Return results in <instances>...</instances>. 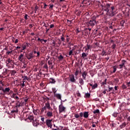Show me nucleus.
<instances>
[{"instance_id": "obj_1", "label": "nucleus", "mask_w": 130, "mask_h": 130, "mask_svg": "<svg viewBox=\"0 0 130 130\" xmlns=\"http://www.w3.org/2000/svg\"><path fill=\"white\" fill-rule=\"evenodd\" d=\"M109 14L111 17H113L114 15L116 14V9L114 7H111V9H110V11H109Z\"/></svg>"}, {"instance_id": "obj_2", "label": "nucleus", "mask_w": 130, "mask_h": 130, "mask_svg": "<svg viewBox=\"0 0 130 130\" xmlns=\"http://www.w3.org/2000/svg\"><path fill=\"white\" fill-rule=\"evenodd\" d=\"M59 111L60 113L61 112H66V107L62 105V104L61 102V104L59 106Z\"/></svg>"}, {"instance_id": "obj_3", "label": "nucleus", "mask_w": 130, "mask_h": 130, "mask_svg": "<svg viewBox=\"0 0 130 130\" xmlns=\"http://www.w3.org/2000/svg\"><path fill=\"white\" fill-rule=\"evenodd\" d=\"M52 119H47L46 121V124L48 126V127H50V128H51L52 127Z\"/></svg>"}, {"instance_id": "obj_4", "label": "nucleus", "mask_w": 130, "mask_h": 130, "mask_svg": "<svg viewBox=\"0 0 130 130\" xmlns=\"http://www.w3.org/2000/svg\"><path fill=\"white\" fill-rule=\"evenodd\" d=\"M95 24H96V20L91 19L89 21V25L93 27V26H95Z\"/></svg>"}, {"instance_id": "obj_5", "label": "nucleus", "mask_w": 130, "mask_h": 130, "mask_svg": "<svg viewBox=\"0 0 130 130\" xmlns=\"http://www.w3.org/2000/svg\"><path fill=\"white\" fill-rule=\"evenodd\" d=\"M18 60H19V61L24 63V62L25 61L24 60V54H21L18 58Z\"/></svg>"}, {"instance_id": "obj_6", "label": "nucleus", "mask_w": 130, "mask_h": 130, "mask_svg": "<svg viewBox=\"0 0 130 130\" xmlns=\"http://www.w3.org/2000/svg\"><path fill=\"white\" fill-rule=\"evenodd\" d=\"M26 57L27 58V59H29L30 60L32 59V58H33V57H34V55H33L32 52H30V53L27 54L26 55Z\"/></svg>"}, {"instance_id": "obj_7", "label": "nucleus", "mask_w": 130, "mask_h": 130, "mask_svg": "<svg viewBox=\"0 0 130 130\" xmlns=\"http://www.w3.org/2000/svg\"><path fill=\"white\" fill-rule=\"evenodd\" d=\"M121 63L119 65V69H122V68H125V63L126 62V61L124 60H122L121 61Z\"/></svg>"}, {"instance_id": "obj_8", "label": "nucleus", "mask_w": 130, "mask_h": 130, "mask_svg": "<svg viewBox=\"0 0 130 130\" xmlns=\"http://www.w3.org/2000/svg\"><path fill=\"white\" fill-rule=\"evenodd\" d=\"M104 11H105L106 12L109 13V11L110 10V5L109 4H107L105 7V8H104Z\"/></svg>"}, {"instance_id": "obj_9", "label": "nucleus", "mask_w": 130, "mask_h": 130, "mask_svg": "<svg viewBox=\"0 0 130 130\" xmlns=\"http://www.w3.org/2000/svg\"><path fill=\"white\" fill-rule=\"evenodd\" d=\"M87 75L88 73H87L86 71H84L82 73V77L83 78V80H86V78H87Z\"/></svg>"}, {"instance_id": "obj_10", "label": "nucleus", "mask_w": 130, "mask_h": 130, "mask_svg": "<svg viewBox=\"0 0 130 130\" xmlns=\"http://www.w3.org/2000/svg\"><path fill=\"white\" fill-rule=\"evenodd\" d=\"M23 105H24V104L20 102V101H17L16 102V107H20L21 106H23Z\"/></svg>"}, {"instance_id": "obj_11", "label": "nucleus", "mask_w": 130, "mask_h": 130, "mask_svg": "<svg viewBox=\"0 0 130 130\" xmlns=\"http://www.w3.org/2000/svg\"><path fill=\"white\" fill-rule=\"evenodd\" d=\"M45 107L47 109H50V108H51L50 104L48 102L45 103Z\"/></svg>"}, {"instance_id": "obj_12", "label": "nucleus", "mask_w": 130, "mask_h": 130, "mask_svg": "<svg viewBox=\"0 0 130 130\" xmlns=\"http://www.w3.org/2000/svg\"><path fill=\"white\" fill-rule=\"evenodd\" d=\"M55 97H56V98H57V99H59L60 100H61V94H59V93H56L54 94Z\"/></svg>"}, {"instance_id": "obj_13", "label": "nucleus", "mask_w": 130, "mask_h": 130, "mask_svg": "<svg viewBox=\"0 0 130 130\" xmlns=\"http://www.w3.org/2000/svg\"><path fill=\"white\" fill-rule=\"evenodd\" d=\"M47 116L48 117H52V116H53V114L52 113V112L48 111L47 113Z\"/></svg>"}, {"instance_id": "obj_14", "label": "nucleus", "mask_w": 130, "mask_h": 130, "mask_svg": "<svg viewBox=\"0 0 130 130\" xmlns=\"http://www.w3.org/2000/svg\"><path fill=\"white\" fill-rule=\"evenodd\" d=\"M70 81L72 83H74V82H76V79H75V76L74 75H72L70 77Z\"/></svg>"}, {"instance_id": "obj_15", "label": "nucleus", "mask_w": 130, "mask_h": 130, "mask_svg": "<svg viewBox=\"0 0 130 130\" xmlns=\"http://www.w3.org/2000/svg\"><path fill=\"white\" fill-rule=\"evenodd\" d=\"M83 117L84 118H88L89 117V112H85L83 114Z\"/></svg>"}, {"instance_id": "obj_16", "label": "nucleus", "mask_w": 130, "mask_h": 130, "mask_svg": "<svg viewBox=\"0 0 130 130\" xmlns=\"http://www.w3.org/2000/svg\"><path fill=\"white\" fill-rule=\"evenodd\" d=\"M126 125V123L125 122H123L120 126L119 127L120 128H124Z\"/></svg>"}, {"instance_id": "obj_17", "label": "nucleus", "mask_w": 130, "mask_h": 130, "mask_svg": "<svg viewBox=\"0 0 130 130\" xmlns=\"http://www.w3.org/2000/svg\"><path fill=\"white\" fill-rule=\"evenodd\" d=\"M49 82L51 84H55V80L52 78H50Z\"/></svg>"}, {"instance_id": "obj_18", "label": "nucleus", "mask_w": 130, "mask_h": 130, "mask_svg": "<svg viewBox=\"0 0 130 130\" xmlns=\"http://www.w3.org/2000/svg\"><path fill=\"white\" fill-rule=\"evenodd\" d=\"M81 57H82L83 59H87V54H86V53H82Z\"/></svg>"}, {"instance_id": "obj_19", "label": "nucleus", "mask_w": 130, "mask_h": 130, "mask_svg": "<svg viewBox=\"0 0 130 130\" xmlns=\"http://www.w3.org/2000/svg\"><path fill=\"white\" fill-rule=\"evenodd\" d=\"M79 84H80V85H84V80L82 78H80L79 79Z\"/></svg>"}, {"instance_id": "obj_20", "label": "nucleus", "mask_w": 130, "mask_h": 130, "mask_svg": "<svg viewBox=\"0 0 130 130\" xmlns=\"http://www.w3.org/2000/svg\"><path fill=\"white\" fill-rule=\"evenodd\" d=\"M28 119H29V120H30V121H32L34 119V116H33V115H29L28 117Z\"/></svg>"}, {"instance_id": "obj_21", "label": "nucleus", "mask_w": 130, "mask_h": 130, "mask_svg": "<svg viewBox=\"0 0 130 130\" xmlns=\"http://www.w3.org/2000/svg\"><path fill=\"white\" fill-rule=\"evenodd\" d=\"M91 94L89 93H86L85 94V98H90Z\"/></svg>"}, {"instance_id": "obj_22", "label": "nucleus", "mask_w": 130, "mask_h": 130, "mask_svg": "<svg viewBox=\"0 0 130 130\" xmlns=\"http://www.w3.org/2000/svg\"><path fill=\"white\" fill-rule=\"evenodd\" d=\"M32 123H33V125H34V126H37L38 124H39L38 122H37L36 121H34Z\"/></svg>"}, {"instance_id": "obj_23", "label": "nucleus", "mask_w": 130, "mask_h": 130, "mask_svg": "<svg viewBox=\"0 0 130 130\" xmlns=\"http://www.w3.org/2000/svg\"><path fill=\"white\" fill-rule=\"evenodd\" d=\"M13 61V60L12 59H10V58H8L7 60H6V63H7V64H9V63H11V62Z\"/></svg>"}, {"instance_id": "obj_24", "label": "nucleus", "mask_w": 130, "mask_h": 130, "mask_svg": "<svg viewBox=\"0 0 130 130\" xmlns=\"http://www.w3.org/2000/svg\"><path fill=\"white\" fill-rule=\"evenodd\" d=\"M97 87H98V85L97 84V83H95L93 85H92L91 89H96Z\"/></svg>"}, {"instance_id": "obj_25", "label": "nucleus", "mask_w": 130, "mask_h": 130, "mask_svg": "<svg viewBox=\"0 0 130 130\" xmlns=\"http://www.w3.org/2000/svg\"><path fill=\"white\" fill-rule=\"evenodd\" d=\"M10 89L9 87L6 88L5 89H3V92H10Z\"/></svg>"}, {"instance_id": "obj_26", "label": "nucleus", "mask_w": 130, "mask_h": 130, "mask_svg": "<svg viewBox=\"0 0 130 130\" xmlns=\"http://www.w3.org/2000/svg\"><path fill=\"white\" fill-rule=\"evenodd\" d=\"M22 82V84H21V86L22 88H24V87H25V83H26V81L23 80Z\"/></svg>"}, {"instance_id": "obj_27", "label": "nucleus", "mask_w": 130, "mask_h": 130, "mask_svg": "<svg viewBox=\"0 0 130 130\" xmlns=\"http://www.w3.org/2000/svg\"><path fill=\"white\" fill-rule=\"evenodd\" d=\"M87 48H86L85 50V51H87V50H89V49H91V46L87 44Z\"/></svg>"}, {"instance_id": "obj_28", "label": "nucleus", "mask_w": 130, "mask_h": 130, "mask_svg": "<svg viewBox=\"0 0 130 130\" xmlns=\"http://www.w3.org/2000/svg\"><path fill=\"white\" fill-rule=\"evenodd\" d=\"M100 111L99 110V109H96L93 111L94 114H96V113H100Z\"/></svg>"}, {"instance_id": "obj_29", "label": "nucleus", "mask_w": 130, "mask_h": 130, "mask_svg": "<svg viewBox=\"0 0 130 130\" xmlns=\"http://www.w3.org/2000/svg\"><path fill=\"white\" fill-rule=\"evenodd\" d=\"M38 41H40V42H41V43H42V44H44V40L43 39H40V38H38Z\"/></svg>"}, {"instance_id": "obj_30", "label": "nucleus", "mask_w": 130, "mask_h": 130, "mask_svg": "<svg viewBox=\"0 0 130 130\" xmlns=\"http://www.w3.org/2000/svg\"><path fill=\"white\" fill-rule=\"evenodd\" d=\"M23 78V81H26V80H29V78L27 77V76H24V77H22Z\"/></svg>"}, {"instance_id": "obj_31", "label": "nucleus", "mask_w": 130, "mask_h": 130, "mask_svg": "<svg viewBox=\"0 0 130 130\" xmlns=\"http://www.w3.org/2000/svg\"><path fill=\"white\" fill-rule=\"evenodd\" d=\"M28 100H29V98H25L24 99V102L23 104H26V103H27V102H28Z\"/></svg>"}, {"instance_id": "obj_32", "label": "nucleus", "mask_w": 130, "mask_h": 130, "mask_svg": "<svg viewBox=\"0 0 130 130\" xmlns=\"http://www.w3.org/2000/svg\"><path fill=\"white\" fill-rule=\"evenodd\" d=\"M56 127L57 128V130H62V128H63V127L61 126H59V127L56 126Z\"/></svg>"}, {"instance_id": "obj_33", "label": "nucleus", "mask_w": 130, "mask_h": 130, "mask_svg": "<svg viewBox=\"0 0 130 130\" xmlns=\"http://www.w3.org/2000/svg\"><path fill=\"white\" fill-rule=\"evenodd\" d=\"M4 72L3 73V75H6V74H7V71H8V70H7L6 69H3Z\"/></svg>"}, {"instance_id": "obj_34", "label": "nucleus", "mask_w": 130, "mask_h": 130, "mask_svg": "<svg viewBox=\"0 0 130 130\" xmlns=\"http://www.w3.org/2000/svg\"><path fill=\"white\" fill-rule=\"evenodd\" d=\"M52 91L54 93V95H55V93H56V89H55V88H52Z\"/></svg>"}, {"instance_id": "obj_35", "label": "nucleus", "mask_w": 130, "mask_h": 130, "mask_svg": "<svg viewBox=\"0 0 130 130\" xmlns=\"http://www.w3.org/2000/svg\"><path fill=\"white\" fill-rule=\"evenodd\" d=\"M17 74V71H15V70H12V75H15Z\"/></svg>"}, {"instance_id": "obj_36", "label": "nucleus", "mask_w": 130, "mask_h": 130, "mask_svg": "<svg viewBox=\"0 0 130 130\" xmlns=\"http://www.w3.org/2000/svg\"><path fill=\"white\" fill-rule=\"evenodd\" d=\"M106 52H105V51L104 50H103L102 52V55H103V56L104 55H106Z\"/></svg>"}, {"instance_id": "obj_37", "label": "nucleus", "mask_w": 130, "mask_h": 130, "mask_svg": "<svg viewBox=\"0 0 130 130\" xmlns=\"http://www.w3.org/2000/svg\"><path fill=\"white\" fill-rule=\"evenodd\" d=\"M74 116L75 117H76V118H79V117H80V115L78 114H75Z\"/></svg>"}, {"instance_id": "obj_38", "label": "nucleus", "mask_w": 130, "mask_h": 130, "mask_svg": "<svg viewBox=\"0 0 130 130\" xmlns=\"http://www.w3.org/2000/svg\"><path fill=\"white\" fill-rule=\"evenodd\" d=\"M117 114H118L117 113H114L113 114V116H114V117H117Z\"/></svg>"}, {"instance_id": "obj_39", "label": "nucleus", "mask_w": 130, "mask_h": 130, "mask_svg": "<svg viewBox=\"0 0 130 130\" xmlns=\"http://www.w3.org/2000/svg\"><path fill=\"white\" fill-rule=\"evenodd\" d=\"M46 108L44 106V107H43L42 108V110H41V111H42V112H44V110H46Z\"/></svg>"}, {"instance_id": "obj_40", "label": "nucleus", "mask_w": 130, "mask_h": 130, "mask_svg": "<svg viewBox=\"0 0 130 130\" xmlns=\"http://www.w3.org/2000/svg\"><path fill=\"white\" fill-rule=\"evenodd\" d=\"M116 47V45H115V44H113L112 46V47H111V48L113 49H115V48Z\"/></svg>"}, {"instance_id": "obj_41", "label": "nucleus", "mask_w": 130, "mask_h": 130, "mask_svg": "<svg viewBox=\"0 0 130 130\" xmlns=\"http://www.w3.org/2000/svg\"><path fill=\"white\" fill-rule=\"evenodd\" d=\"M16 95V93H13V94L11 95V98H14V99H15V97Z\"/></svg>"}, {"instance_id": "obj_42", "label": "nucleus", "mask_w": 130, "mask_h": 130, "mask_svg": "<svg viewBox=\"0 0 130 130\" xmlns=\"http://www.w3.org/2000/svg\"><path fill=\"white\" fill-rule=\"evenodd\" d=\"M48 63L49 66H51L52 64V62L50 60L48 61Z\"/></svg>"}, {"instance_id": "obj_43", "label": "nucleus", "mask_w": 130, "mask_h": 130, "mask_svg": "<svg viewBox=\"0 0 130 130\" xmlns=\"http://www.w3.org/2000/svg\"><path fill=\"white\" fill-rule=\"evenodd\" d=\"M27 68V64L24 63L22 67V69H26Z\"/></svg>"}, {"instance_id": "obj_44", "label": "nucleus", "mask_w": 130, "mask_h": 130, "mask_svg": "<svg viewBox=\"0 0 130 130\" xmlns=\"http://www.w3.org/2000/svg\"><path fill=\"white\" fill-rule=\"evenodd\" d=\"M116 68H115V67H113V73H115V72H116Z\"/></svg>"}, {"instance_id": "obj_45", "label": "nucleus", "mask_w": 130, "mask_h": 130, "mask_svg": "<svg viewBox=\"0 0 130 130\" xmlns=\"http://www.w3.org/2000/svg\"><path fill=\"white\" fill-rule=\"evenodd\" d=\"M44 119H45V118L44 117L41 116V120H42L43 122H44Z\"/></svg>"}, {"instance_id": "obj_46", "label": "nucleus", "mask_w": 130, "mask_h": 130, "mask_svg": "<svg viewBox=\"0 0 130 130\" xmlns=\"http://www.w3.org/2000/svg\"><path fill=\"white\" fill-rule=\"evenodd\" d=\"M12 51H7L6 52V54H7V55H9V54H10V53H12Z\"/></svg>"}, {"instance_id": "obj_47", "label": "nucleus", "mask_w": 130, "mask_h": 130, "mask_svg": "<svg viewBox=\"0 0 130 130\" xmlns=\"http://www.w3.org/2000/svg\"><path fill=\"white\" fill-rule=\"evenodd\" d=\"M69 54V55H72V54H73V50L70 51Z\"/></svg>"}, {"instance_id": "obj_48", "label": "nucleus", "mask_w": 130, "mask_h": 130, "mask_svg": "<svg viewBox=\"0 0 130 130\" xmlns=\"http://www.w3.org/2000/svg\"><path fill=\"white\" fill-rule=\"evenodd\" d=\"M59 59H62V58H63V57H62V55H60L59 57H58Z\"/></svg>"}, {"instance_id": "obj_49", "label": "nucleus", "mask_w": 130, "mask_h": 130, "mask_svg": "<svg viewBox=\"0 0 130 130\" xmlns=\"http://www.w3.org/2000/svg\"><path fill=\"white\" fill-rule=\"evenodd\" d=\"M80 116H81V117H83V116H84V114H83V113L81 112L79 114Z\"/></svg>"}, {"instance_id": "obj_50", "label": "nucleus", "mask_w": 130, "mask_h": 130, "mask_svg": "<svg viewBox=\"0 0 130 130\" xmlns=\"http://www.w3.org/2000/svg\"><path fill=\"white\" fill-rule=\"evenodd\" d=\"M44 68L45 69H48V66H47V64H45L44 65Z\"/></svg>"}, {"instance_id": "obj_51", "label": "nucleus", "mask_w": 130, "mask_h": 130, "mask_svg": "<svg viewBox=\"0 0 130 130\" xmlns=\"http://www.w3.org/2000/svg\"><path fill=\"white\" fill-rule=\"evenodd\" d=\"M122 87L123 89H126V86H125L124 84H123L122 86Z\"/></svg>"}, {"instance_id": "obj_52", "label": "nucleus", "mask_w": 130, "mask_h": 130, "mask_svg": "<svg viewBox=\"0 0 130 130\" xmlns=\"http://www.w3.org/2000/svg\"><path fill=\"white\" fill-rule=\"evenodd\" d=\"M33 112L35 115H37V114H38V113H37L36 111H33Z\"/></svg>"}, {"instance_id": "obj_53", "label": "nucleus", "mask_w": 130, "mask_h": 130, "mask_svg": "<svg viewBox=\"0 0 130 130\" xmlns=\"http://www.w3.org/2000/svg\"><path fill=\"white\" fill-rule=\"evenodd\" d=\"M26 49V46L24 45L22 47V50H25Z\"/></svg>"}, {"instance_id": "obj_54", "label": "nucleus", "mask_w": 130, "mask_h": 130, "mask_svg": "<svg viewBox=\"0 0 130 130\" xmlns=\"http://www.w3.org/2000/svg\"><path fill=\"white\" fill-rule=\"evenodd\" d=\"M53 27H54V25H53V24H51V25H50V28H53Z\"/></svg>"}, {"instance_id": "obj_55", "label": "nucleus", "mask_w": 130, "mask_h": 130, "mask_svg": "<svg viewBox=\"0 0 130 130\" xmlns=\"http://www.w3.org/2000/svg\"><path fill=\"white\" fill-rule=\"evenodd\" d=\"M15 99H17V100H19L20 99L18 96H15Z\"/></svg>"}, {"instance_id": "obj_56", "label": "nucleus", "mask_w": 130, "mask_h": 130, "mask_svg": "<svg viewBox=\"0 0 130 130\" xmlns=\"http://www.w3.org/2000/svg\"><path fill=\"white\" fill-rule=\"evenodd\" d=\"M127 85L128 87H130V82L127 83Z\"/></svg>"}, {"instance_id": "obj_57", "label": "nucleus", "mask_w": 130, "mask_h": 130, "mask_svg": "<svg viewBox=\"0 0 130 130\" xmlns=\"http://www.w3.org/2000/svg\"><path fill=\"white\" fill-rule=\"evenodd\" d=\"M38 10V6H36L35 7V11H37Z\"/></svg>"}, {"instance_id": "obj_58", "label": "nucleus", "mask_w": 130, "mask_h": 130, "mask_svg": "<svg viewBox=\"0 0 130 130\" xmlns=\"http://www.w3.org/2000/svg\"><path fill=\"white\" fill-rule=\"evenodd\" d=\"M61 39L62 41L64 42V38H63V37H62L61 38Z\"/></svg>"}, {"instance_id": "obj_59", "label": "nucleus", "mask_w": 130, "mask_h": 130, "mask_svg": "<svg viewBox=\"0 0 130 130\" xmlns=\"http://www.w3.org/2000/svg\"><path fill=\"white\" fill-rule=\"evenodd\" d=\"M37 56H39V55H40V53H39V52H37Z\"/></svg>"}, {"instance_id": "obj_60", "label": "nucleus", "mask_w": 130, "mask_h": 130, "mask_svg": "<svg viewBox=\"0 0 130 130\" xmlns=\"http://www.w3.org/2000/svg\"><path fill=\"white\" fill-rule=\"evenodd\" d=\"M112 89H113V87H109V91H111V90H112Z\"/></svg>"}, {"instance_id": "obj_61", "label": "nucleus", "mask_w": 130, "mask_h": 130, "mask_svg": "<svg viewBox=\"0 0 130 130\" xmlns=\"http://www.w3.org/2000/svg\"><path fill=\"white\" fill-rule=\"evenodd\" d=\"M19 42V41H18V39H16L14 42V43H18V42Z\"/></svg>"}, {"instance_id": "obj_62", "label": "nucleus", "mask_w": 130, "mask_h": 130, "mask_svg": "<svg viewBox=\"0 0 130 130\" xmlns=\"http://www.w3.org/2000/svg\"><path fill=\"white\" fill-rule=\"evenodd\" d=\"M27 16L28 15H25V17H24V19H25V20H27Z\"/></svg>"}, {"instance_id": "obj_63", "label": "nucleus", "mask_w": 130, "mask_h": 130, "mask_svg": "<svg viewBox=\"0 0 130 130\" xmlns=\"http://www.w3.org/2000/svg\"><path fill=\"white\" fill-rule=\"evenodd\" d=\"M127 120H128V121H130V116L128 117Z\"/></svg>"}, {"instance_id": "obj_64", "label": "nucleus", "mask_w": 130, "mask_h": 130, "mask_svg": "<svg viewBox=\"0 0 130 130\" xmlns=\"http://www.w3.org/2000/svg\"><path fill=\"white\" fill-rule=\"evenodd\" d=\"M75 76H78V71L75 72Z\"/></svg>"}]
</instances>
